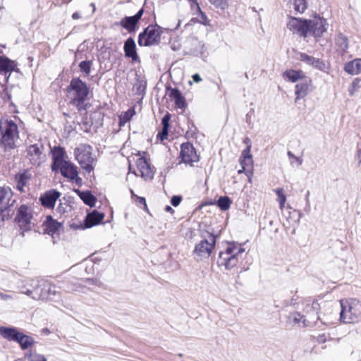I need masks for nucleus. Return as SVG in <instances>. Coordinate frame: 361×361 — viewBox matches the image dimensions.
<instances>
[{
	"mask_svg": "<svg viewBox=\"0 0 361 361\" xmlns=\"http://www.w3.org/2000/svg\"><path fill=\"white\" fill-rule=\"evenodd\" d=\"M328 26L326 20L319 16L309 20L290 17L287 24V27L293 33L304 38L312 36L316 39L322 36Z\"/></svg>",
	"mask_w": 361,
	"mask_h": 361,
	"instance_id": "nucleus-1",
	"label": "nucleus"
},
{
	"mask_svg": "<svg viewBox=\"0 0 361 361\" xmlns=\"http://www.w3.org/2000/svg\"><path fill=\"white\" fill-rule=\"evenodd\" d=\"M90 92L89 86L78 78L72 79L67 87L68 98L78 111L86 110L89 107L90 105L87 101L89 99Z\"/></svg>",
	"mask_w": 361,
	"mask_h": 361,
	"instance_id": "nucleus-2",
	"label": "nucleus"
},
{
	"mask_svg": "<svg viewBox=\"0 0 361 361\" xmlns=\"http://www.w3.org/2000/svg\"><path fill=\"white\" fill-rule=\"evenodd\" d=\"M340 320L345 324H355L361 320V302L355 298L341 300Z\"/></svg>",
	"mask_w": 361,
	"mask_h": 361,
	"instance_id": "nucleus-3",
	"label": "nucleus"
},
{
	"mask_svg": "<svg viewBox=\"0 0 361 361\" xmlns=\"http://www.w3.org/2000/svg\"><path fill=\"white\" fill-rule=\"evenodd\" d=\"M1 138L0 145L4 150L13 149L16 147V142L19 138V132L17 125L11 120L2 121L0 125Z\"/></svg>",
	"mask_w": 361,
	"mask_h": 361,
	"instance_id": "nucleus-4",
	"label": "nucleus"
},
{
	"mask_svg": "<svg viewBox=\"0 0 361 361\" xmlns=\"http://www.w3.org/2000/svg\"><path fill=\"white\" fill-rule=\"evenodd\" d=\"M245 251V248L241 244L235 242L226 243L225 250L219 254V257L222 260V264L224 265L226 269L234 268L237 265L241 255Z\"/></svg>",
	"mask_w": 361,
	"mask_h": 361,
	"instance_id": "nucleus-5",
	"label": "nucleus"
},
{
	"mask_svg": "<svg viewBox=\"0 0 361 361\" xmlns=\"http://www.w3.org/2000/svg\"><path fill=\"white\" fill-rule=\"evenodd\" d=\"M91 146L85 144H81L75 149V157L81 168L87 173H90L94 169L93 164L94 159L92 154Z\"/></svg>",
	"mask_w": 361,
	"mask_h": 361,
	"instance_id": "nucleus-6",
	"label": "nucleus"
},
{
	"mask_svg": "<svg viewBox=\"0 0 361 361\" xmlns=\"http://www.w3.org/2000/svg\"><path fill=\"white\" fill-rule=\"evenodd\" d=\"M161 27L155 25H149L138 37V45H156L162 43ZM164 42H163L164 44Z\"/></svg>",
	"mask_w": 361,
	"mask_h": 361,
	"instance_id": "nucleus-7",
	"label": "nucleus"
},
{
	"mask_svg": "<svg viewBox=\"0 0 361 361\" xmlns=\"http://www.w3.org/2000/svg\"><path fill=\"white\" fill-rule=\"evenodd\" d=\"M216 244V237L212 234H209L207 238H204L197 243L194 247L192 254L197 260H203L208 259Z\"/></svg>",
	"mask_w": 361,
	"mask_h": 361,
	"instance_id": "nucleus-8",
	"label": "nucleus"
},
{
	"mask_svg": "<svg viewBox=\"0 0 361 361\" xmlns=\"http://www.w3.org/2000/svg\"><path fill=\"white\" fill-rule=\"evenodd\" d=\"M33 214L30 207L26 205H22L19 207L15 221L23 232L32 229L34 224L32 223Z\"/></svg>",
	"mask_w": 361,
	"mask_h": 361,
	"instance_id": "nucleus-9",
	"label": "nucleus"
},
{
	"mask_svg": "<svg viewBox=\"0 0 361 361\" xmlns=\"http://www.w3.org/2000/svg\"><path fill=\"white\" fill-rule=\"evenodd\" d=\"M136 162L137 171H133V175H130V172L128 173L126 180H129L131 178V176H140L145 180H151L154 177V171L152 169L147 159L143 157H139Z\"/></svg>",
	"mask_w": 361,
	"mask_h": 361,
	"instance_id": "nucleus-10",
	"label": "nucleus"
},
{
	"mask_svg": "<svg viewBox=\"0 0 361 361\" xmlns=\"http://www.w3.org/2000/svg\"><path fill=\"white\" fill-rule=\"evenodd\" d=\"M43 145L41 143L30 145L27 148V157L32 165L39 166L45 160L43 152Z\"/></svg>",
	"mask_w": 361,
	"mask_h": 361,
	"instance_id": "nucleus-11",
	"label": "nucleus"
},
{
	"mask_svg": "<svg viewBox=\"0 0 361 361\" xmlns=\"http://www.w3.org/2000/svg\"><path fill=\"white\" fill-rule=\"evenodd\" d=\"M58 170L60 171L63 177L75 181L78 185L82 184V178L78 176V168L71 161H67L59 166V167H57V171Z\"/></svg>",
	"mask_w": 361,
	"mask_h": 361,
	"instance_id": "nucleus-12",
	"label": "nucleus"
},
{
	"mask_svg": "<svg viewBox=\"0 0 361 361\" xmlns=\"http://www.w3.org/2000/svg\"><path fill=\"white\" fill-rule=\"evenodd\" d=\"M313 90L312 80L310 78L307 76L302 80L298 82L295 86V102L305 98Z\"/></svg>",
	"mask_w": 361,
	"mask_h": 361,
	"instance_id": "nucleus-13",
	"label": "nucleus"
},
{
	"mask_svg": "<svg viewBox=\"0 0 361 361\" xmlns=\"http://www.w3.org/2000/svg\"><path fill=\"white\" fill-rule=\"evenodd\" d=\"M180 157L183 162L191 166L193 163L199 161V156L197 155L193 145L188 142L181 145Z\"/></svg>",
	"mask_w": 361,
	"mask_h": 361,
	"instance_id": "nucleus-14",
	"label": "nucleus"
},
{
	"mask_svg": "<svg viewBox=\"0 0 361 361\" xmlns=\"http://www.w3.org/2000/svg\"><path fill=\"white\" fill-rule=\"evenodd\" d=\"M59 294L56 286L51 284H44L43 287L40 286V293H36L32 296L34 300H52L56 295Z\"/></svg>",
	"mask_w": 361,
	"mask_h": 361,
	"instance_id": "nucleus-15",
	"label": "nucleus"
},
{
	"mask_svg": "<svg viewBox=\"0 0 361 361\" xmlns=\"http://www.w3.org/2000/svg\"><path fill=\"white\" fill-rule=\"evenodd\" d=\"M52 159L51 169L54 171H57V167L65 163L68 160V157L66 152L62 147H55L52 150Z\"/></svg>",
	"mask_w": 361,
	"mask_h": 361,
	"instance_id": "nucleus-16",
	"label": "nucleus"
},
{
	"mask_svg": "<svg viewBox=\"0 0 361 361\" xmlns=\"http://www.w3.org/2000/svg\"><path fill=\"white\" fill-rule=\"evenodd\" d=\"M299 59L306 63L307 64L312 66L314 68L324 72H328V70L329 68L328 65H326L323 61L308 56L305 53L300 54Z\"/></svg>",
	"mask_w": 361,
	"mask_h": 361,
	"instance_id": "nucleus-17",
	"label": "nucleus"
},
{
	"mask_svg": "<svg viewBox=\"0 0 361 361\" xmlns=\"http://www.w3.org/2000/svg\"><path fill=\"white\" fill-rule=\"evenodd\" d=\"M61 196V193L55 190H51L46 192L40 197L42 204L47 208H54L57 199Z\"/></svg>",
	"mask_w": 361,
	"mask_h": 361,
	"instance_id": "nucleus-18",
	"label": "nucleus"
},
{
	"mask_svg": "<svg viewBox=\"0 0 361 361\" xmlns=\"http://www.w3.org/2000/svg\"><path fill=\"white\" fill-rule=\"evenodd\" d=\"M282 77L284 80L295 83L302 80L307 75L302 70L288 69L282 73Z\"/></svg>",
	"mask_w": 361,
	"mask_h": 361,
	"instance_id": "nucleus-19",
	"label": "nucleus"
},
{
	"mask_svg": "<svg viewBox=\"0 0 361 361\" xmlns=\"http://www.w3.org/2000/svg\"><path fill=\"white\" fill-rule=\"evenodd\" d=\"M44 232L51 235L59 232L63 227L61 223L53 219L50 216L47 217L46 221L44 223Z\"/></svg>",
	"mask_w": 361,
	"mask_h": 361,
	"instance_id": "nucleus-20",
	"label": "nucleus"
},
{
	"mask_svg": "<svg viewBox=\"0 0 361 361\" xmlns=\"http://www.w3.org/2000/svg\"><path fill=\"white\" fill-rule=\"evenodd\" d=\"M12 191L9 188H0V212H3L10 205Z\"/></svg>",
	"mask_w": 361,
	"mask_h": 361,
	"instance_id": "nucleus-21",
	"label": "nucleus"
},
{
	"mask_svg": "<svg viewBox=\"0 0 361 361\" xmlns=\"http://www.w3.org/2000/svg\"><path fill=\"white\" fill-rule=\"evenodd\" d=\"M104 217V214L97 211L88 214L85 220V228H89L98 225L102 221Z\"/></svg>",
	"mask_w": 361,
	"mask_h": 361,
	"instance_id": "nucleus-22",
	"label": "nucleus"
},
{
	"mask_svg": "<svg viewBox=\"0 0 361 361\" xmlns=\"http://www.w3.org/2000/svg\"><path fill=\"white\" fill-rule=\"evenodd\" d=\"M17 64L16 61L8 58L0 56V74L6 75L8 73L15 71Z\"/></svg>",
	"mask_w": 361,
	"mask_h": 361,
	"instance_id": "nucleus-23",
	"label": "nucleus"
},
{
	"mask_svg": "<svg viewBox=\"0 0 361 361\" xmlns=\"http://www.w3.org/2000/svg\"><path fill=\"white\" fill-rule=\"evenodd\" d=\"M303 311L307 314H317L319 309V304L318 302L312 298L305 299L303 301Z\"/></svg>",
	"mask_w": 361,
	"mask_h": 361,
	"instance_id": "nucleus-24",
	"label": "nucleus"
},
{
	"mask_svg": "<svg viewBox=\"0 0 361 361\" xmlns=\"http://www.w3.org/2000/svg\"><path fill=\"white\" fill-rule=\"evenodd\" d=\"M20 332L16 328L0 327V334L6 339L17 341Z\"/></svg>",
	"mask_w": 361,
	"mask_h": 361,
	"instance_id": "nucleus-25",
	"label": "nucleus"
},
{
	"mask_svg": "<svg viewBox=\"0 0 361 361\" xmlns=\"http://www.w3.org/2000/svg\"><path fill=\"white\" fill-rule=\"evenodd\" d=\"M344 70L350 75H357L361 73V59H356L345 65Z\"/></svg>",
	"mask_w": 361,
	"mask_h": 361,
	"instance_id": "nucleus-26",
	"label": "nucleus"
},
{
	"mask_svg": "<svg viewBox=\"0 0 361 361\" xmlns=\"http://www.w3.org/2000/svg\"><path fill=\"white\" fill-rule=\"evenodd\" d=\"M138 22L133 16H126L123 18L119 23H116L117 25H121L122 27L128 30L129 32H133Z\"/></svg>",
	"mask_w": 361,
	"mask_h": 361,
	"instance_id": "nucleus-27",
	"label": "nucleus"
},
{
	"mask_svg": "<svg viewBox=\"0 0 361 361\" xmlns=\"http://www.w3.org/2000/svg\"><path fill=\"white\" fill-rule=\"evenodd\" d=\"M75 192L78 195L80 199L87 205L92 207L94 206L96 202V198L89 191H80L75 190Z\"/></svg>",
	"mask_w": 361,
	"mask_h": 361,
	"instance_id": "nucleus-28",
	"label": "nucleus"
},
{
	"mask_svg": "<svg viewBox=\"0 0 361 361\" xmlns=\"http://www.w3.org/2000/svg\"><path fill=\"white\" fill-rule=\"evenodd\" d=\"M169 97L174 101L178 108L184 106V98L178 90L171 89L169 90Z\"/></svg>",
	"mask_w": 361,
	"mask_h": 361,
	"instance_id": "nucleus-29",
	"label": "nucleus"
},
{
	"mask_svg": "<svg viewBox=\"0 0 361 361\" xmlns=\"http://www.w3.org/2000/svg\"><path fill=\"white\" fill-rule=\"evenodd\" d=\"M16 342L20 344L22 349H27L35 343V341L32 337L24 335L22 333L20 334Z\"/></svg>",
	"mask_w": 361,
	"mask_h": 361,
	"instance_id": "nucleus-30",
	"label": "nucleus"
},
{
	"mask_svg": "<svg viewBox=\"0 0 361 361\" xmlns=\"http://www.w3.org/2000/svg\"><path fill=\"white\" fill-rule=\"evenodd\" d=\"M24 356L28 361H47L45 356L38 353L36 350H29L25 353Z\"/></svg>",
	"mask_w": 361,
	"mask_h": 361,
	"instance_id": "nucleus-31",
	"label": "nucleus"
},
{
	"mask_svg": "<svg viewBox=\"0 0 361 361\" xmlns=\"http://www.w3.org/2000/svg\"><path fill=\"white\" fill-rule=\"evenodd\" d=\"M274 191L277 195V202L279 204V209L281 211H283L286 202V196L284 193V190L283 188H276Z\"/></svg>",
	"mask_w": 361,
	"mask_h": 361,
	"instance_id": "nucleus-32",
	"label": "nucleus"
},
{
	"mask_svg": "<svg viewBox=\"0 0 361 361\" xmlns=\"http://www.w3.org/2000/svg\"><path fill=\"white\" fill-rule=\"evenodd\" d=\"M289 319L292 321L295 324L300 325L302 324V326H306L305 324V318L304 315H302L300 313L295 312L290 314L289 316Z\"/></svg>",
	"mask_w": 361,
	"mask_h": 361,
	"instance_id": "nucleus-33",
	"label": "nucleus"
},
{
	"mask_svg": "<svg viewBox=\"0 0 361 361\" xmlns=\"http://www.w3.org/2000/svg\"><path fill=\"white\" fill-rule=\"evenodd\" d=\"M30 176L27 172H24V173H20L18 175L17 188L20 191H23V187L25 185L27 181L30 179Z\"/></svg>",
	"mask_w": 361,
	"mask_h": 361,
	"instance_id": "nucleus-34",
	"label": "nucleus"
},
{
	"mask_svg": "<svg viewBox=\"0 0 361 361\" xmlns=\"http://www.w3.org/2000/svg\"><path fill=\"white\" fill-rule=\"evenodd\" d=\"M134 114L135 111L133 109H129L127 111L121 114L119 116L120 126H124L127 122H128Z\"/></svg>",
	"mask_w": 361,
	"mask_h": 361,
	"instance_id": "nucleus-35",
	"label": "nucleus"
},
{
	"mask_svg": "<svg viewBox=\"0 0 361 361\" xmlns=\"http://www.w3.org/2000/svg\"><path fill=\"white\" fill-rule=\"evenodd\" d=\"M135 47H124L126 56L131 58L133 61H138V56Z\"/></svg>",
	"mask_w": 361,
	"mask_h": 361,
	"instance_id": "nucleus-36",
	"label": "nucleus"
},
{
	"mask_svg": "<svg viewBox=\"0 0 361 361\" xmlns=\"http://www.w3.org/2000/svg\"><path fill=\"white\" fill-rule=\"evenodd\" d=\"M294 9L295 11L302 13L307 8L305 0H293Z\"/></svg>",
	"mask_w": 361,
	"mask_h": 361,
	"instance_id": "nucleus-37",
	"label": "nucleus"
},
{
	"mask_svg": "<svg viewBox=\"0 0 361 361\" xmlns=\"http://www.w3.org/2000/svg\"><path fill=\"white\" fill-rule=\"evenodd\" d=\"M231 204V200L228 197H221L218 200V206L221 210H227Z\"/></svg>",
	"mask_w": 361,
	"mask_h": 361,
	"instance_id": "nucleus-38",
	"label": "nucleus"
},
{
	"mask_svg": "<svg viewBox=\"0 0 361 361\" xmlns=\"http://www.w3.org/2000/svg\"><path fill=\"white\" fill-rule=\"evenodd\" d=\"M92 61H83L79 64L81 71L84 72L86 75H88L91 71Z\"/></svg>",
	"mask_w": 361,
	"mask_h": 361,
	"instance_id": "nucleus-39",
	"label": "nucleus"
},
{
	"mask_svg": "<svg viewBox=\"0 0 361 361\" xmlns=\"http://www.w3.org/2000/svg\"><path fill=\"white\" fill-rule=\"evenodd\" d=\"M360 80L358 78L355 79L351 83L350 87L348 89V92L350 96H354L357 92V90L360 88Z\"/></svg>",
	"mask_w": 361,
	"mask_h": 361,
	"instance_id": "nucleus-40",
	"label": "nucleus"
},
{
	"mask_svg": "<svg viewBox=\"0 0 361 361\" xmlns=\"http://www.w3.org/2000/svg\"><path fill=\"white\" fill-rule=\"evenodd\" d=\"M287 154L288 157L293 159V161H290V164H296L297 166L302 165L303 161L301 157L295 156L290 151H288Z\"/></svg>",
	"mask_w": 361,
	"mask_h": 361,
	"instance_id": "nucleus-41",
	"label": "nucleus"
},
{
	"mask_svg": "<svg viewBox=\"0 0 361 361\" xmlns=\"http://www.w3.org/2000/svg\"><path fill=\"white\" fill-rule=\"evenodd\" d=\"M251 145L247 146L246 149H245L241 155V158H247L248 159L249 163H252V157L250 154Z\"/></svg>",
	"mask_w": 361,
	"mask_h": 361,
	"instance_id": "nucleus-42",
	"label": "nucleus"
},
{
	"mask_svg": "<svg viewBox=\"0 0 361 361\" xmlns=\"http://www.w3.org/2000/svg\"><path fill=\"white\" fill-rule=\"evenodd\" d=\"M336 43H337V45H348V39L345 35L340 33L337 35Z\"/></svg>",
	"mask_w": 361,
	"mask_h": 361,
	"instance_id": "nucleus-43",
	"label": "nucleus"
},
{
	"mask_svg": "<svg viewBox=\"0 0 361 361\" xmlns=\"http://www.w3.org/2000/svg\"><path fill=\"white\" fill-rule=\"evenodd\" d=\"M210 1L217 7L224 8L226 5V0H210Z\"/></svg>",
	"mask_w": 361,
	"mask_h": 361,
	"instance_id": "nucleus-44",
	"label": "nucleus"
},
{
	"mask_svg": "<svg viewBox=\"0 0 361 361\" xmlns=\"http://www.w3.org/2000/svg\"><path fill=\"white\" fill-rule=\"evenodd\" d=\"M197 48L198 49V50H196L194 51V56H200L202 58H204L207 56L206 55H204V51L203 50V49H204L203 46L197 47Z\"/></svg>",
	"mask_w": 361,
	"mask_h": 361,
	"instance_id": "nucleus-45",
	"label": "nucleus"
},
{
	"mask_svg": "<svg viewBox=\"0 0 361 361\" xmlns=\"http://www.w3.org/2000/svg\"><path fill=\"white\" fill-rule=\"evenodd\" d=\"M22 293L26 294L28 296H30L32 298V296L35 295L36 293H40V286H38L37 288H35L33 291L27 290L26 291H23Z\"/></svg>",
	"mask_w": 361,
	"mask_h": 361,
	"instance_id": "nucleus-46",
	"label": "nucleus"
},
{
	"mask_svg": "<svg viewBox=\"0 0 361 361\" xmlns=\"http://www.w3.org/2000/svg\"><path fill=\"white\" fill-rule=\"evenodd\" d=\"M169 120H170V115L169 114H166L164 116V118H162V125H163V128H169Z\"/></svg>",
	"mask_w": 361,
	"mask_h": 361,
	"instance_id": "nucleus-47",
	"label": "nucleus"
},
{
	"mask_svg": "<svg viewBox=\"0 0 361 361\" xmlns=\"http://www.w3.org/2000/svg\"><path fill=\"white\" fill-rule=\"evenodd\" d=\"M240 162L241 166H243V170H245L247 166L252 165V163L248 162V159L246 157L240 158Z\"/></svg>",
	"mask_w": 361,
	"mask_h": 361,
	"instance_id": "nucleus-48",
	"label": "nucleus"
},
{
	"mask_svg": "<svg viewBox=\"0 0 361 361\" xmlns=\"http://www.w3.org/2000/svg\"><path fill=\"white\" fill-rule=\"evenodd\" d=\"M180 201H181V197H179V196H173L172 198H171V204L174 206V207H177L179 205V204L180 203Z\"/></svg>",
	"mask_w": 361,
	"mask_h": 361,
	"instance_id": "nucleus-49",
	"label": "nucleus"
},
{
	"mask_svg": "<svg viewBox=\"0 0 361 361\" xmlns=\"http://www.w3.org/2000/svg\"><path fill=\"white\" fill-rule=\"evenodd\" d=\"M168 135V128H163L162 131L159 133L158 136L160 137L161 140H164L166 139Z\"/></svg>",
	"mask_w": 361,
	"mask_h": 361,
	"instance_id": "nucleus-50",
	"label": "nucleus"
},
{
	"mask_svg": "<svg viewBox=\"0 0 361 361\" xmlns=\"http://www.w3.org/2000/svg\"><path fill=\"white\" fill-rule=\"evenodd\" d=\"M143 9H140V11H138V12L133 16V17H134V18L137 21L139 22V20H140V18H142V16L143 14Z\"/></svg>",
	"mask_w": 361,
	"mask_h": 361,
	"instance_id": "nucleus-51",
	"label": "nucleus"
},
{
	"mask_svg": "<svg viewBox=\"0 0 361 361\" xmlns=\"http://www.w3.org/2000/svg\"><path fill=\"white\" fill-rule=\"evenodd\" d=\"M200 14H201V20H200V22L202 24H204V25H207L208 20H207V18L205 16V14L204 13L201 12V11H200Z\"/></svg>",
	"mask_w": 361,
	"mask_h": 361,
	"instance_id": "nucleus-52",
	"label": "nucleus"
},
{
	"mask_svg": "<svg viewBox=\"0 0 361 361\" xmlns=\"http://www.w3.org/2000/svg\"><path fill=\"white\" fill-rule=\"evenodd\" d=\"M88 282H90V283H92V284H94L96 286H101L102 285V283L99 280L95 279H87V280Z\"/></svg>",
	"mask_w": 361,
	"mask_h": 361,
	"instance_id": "nucleus-53",
	"label": "nucleus"
},
{
	"mask_svg": "<svg viewBox=\"0 0 361 361\" xmlns=\"http://www.w3.org/2000/svg\"><path fill=\"white\" fill-rule=\"evenodd\" d=\"M124 45H136V44H135L134 39L132 37H129L126 40Z\"/></svg>",
	"mask_w": 361,
	"mask_h": 361,
	"instance_id": "nucleus-54",
	"label": "nucleus"
},
{
	"mask_svg": "<svg viewBox=\"0 0 361 361\" xmlns=\"http://www.w3.org/2000/svg\"><path fill=\"white\" fill-rule=\"evenodd\" d=\"M192 79H193V81L195 82H199L202 81V78H201L200 75L197 73L192 75Z\"/></svg>",
	"mask_w": 361,
	"mask_h": 361,
	"instance_id": "nucleus-55",
	"label": "nucleus"
},
{
	"mask_svg": "<svg viewBox=\"0 0 361 361\" xmlns=\"http://www.w3.org/2000/svg\"><path fill=\"white\" fill-rule=\"evenodd\" d=\"M0 298L4 300H7L12 298L11 295L2 293H0Z\"/></svg>",
	"mask_w": 361,
	"mask_h": 361,
	"instance_id": "nucleus-56",
	"label": "nucleus"
},
{
	"mask_svg": "<svg viewBox=\"0 0 361 361\" xmlns=\"http://www.w3.org/2000/svg\"><path fill=\"white\" fill-rule=\"evenodd\" d=\"M191 7L192 8H194L195 6L197 7V8L200 11V8L199 6V4L197 2L196 0H191Z\"/></svg>",
	"mask_w": 361,
	"mask_h": 361,
	"instance_id": "nucleus-57",
	"label": "nucleus"
},
{
	"mask_svg": "<svg viewBox=\"0 0 361 361\" xmlns=\"http://www.w3.org/2000/svg\"><path fill=\"white\" fill-rule=\"evenodd\" d=\"M137 199H138V202L140 204H142L145 205V207H147L146 201L144 197H138Z\"/></svg>",
	"mask_w": 361,
	"mask_h": 361,
	"instance_id": "nucleus-58",
	"label": "nucleus"
},
{
	"mask_svg": "<svg viewBox=\"0 0 361 361\" xmlns=\"http://www.w3.org/2000/svg\"><path fill=\"white\" fill-rule=\"evenodd\" d=\"M80 18V14H79L78 13H77V12H75V13H73V15H72V18H73V19H78V18Z\"/></svg>",
	"mask_w": 361,
	"mask_h": 361,
	"instance_id": "nucleus-59",
	"label": "nucleus"
},
{
	"mask_svg": "<svg viewBox=\"0 0 361 361\" xmlns=\"http://www.w3.org/2000/svg\"><path fill=\"white\" fill-rule=\"evenodd\" d=\"M165 211L167 212H173V210L170 206H166L165 208Z\"/></svg>",
	"mask_w": 361,
	"mask_h": 361,
	"instance_id": "nucleus-60",
	"label": "nucleus"
},
{
	"mask_svg": "<svg viewBox=\"0 0 361 361\" xmlns=\"http://www.w3.org/2000/svg\"><path fill=\"white\" fill-rule=\"evenodd\" d=\"M318 341L320 342H324L325 341L324 335L319 336L318 338Z\"/></svg>",
	"mask_w": 361,
	"mask_h": 361,
	"instance_id": "nucleus-61",
	"label": "nucleus"
},
{
	"mask_svg": "<svg viewBox=\"0 0 361 361\" xmlns=\"http://www.w3.org/2000/svg\"><path fill=\"white\" fill-rule=\"evenodd\" d=\"M357 159L359 160V162H361V151H359L357 153Z\"/></svg>",
	"mask_w": 361,
	"mask_h": 361,
	"instance_id": "nucleus-62",
	"label": "nucleus"
},
{
	"mask_svg": "<svg viewBox=\"0 0 361 361\" xmlns=\"http://www.w3.org/2000/svg\"><path fill=\"white\" fill-rule=\"evenodd\" d=\"M245 142L247 145H250V140L249 138H246V139L245 140Z\"/></svg>",
	"mask_w": 361,
	"mask_h": 361,
	"instance_id": "nucleus-63",
	"label": "nucleus"
},
{
	"mask_svg": "<svg viewBox=\"0 0 361 361\" xmlns=\"http://www.w3.org/2000/svg\"><path fill=\"white\" fill-rule=\"evenodd\" d=\"M91 7H93V9L94 10L95 9L94 4L92 3L91 4Z\"/></svg>",
	"mask_w": 361,
	"mask_h": 361,
	"instance_id": "nucleus-64",
	"label": "nucleus"
}]
</instances>
